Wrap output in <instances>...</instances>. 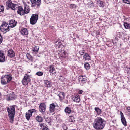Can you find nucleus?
I'll return each mask as SVG.
<instances>
[{"mask_svg":"<svg viewBox=\"0 0 130 130\" xmlns=\"http://www.w3.org/2000/svg\"><path fill=\"white\" fill-rule=\"evenodd\" d=\"M10 74L2 76L1 77V82L3 84H6L8 83L12 79Z\"/></svg>","mask_w":130,"mask_h":130,"instance_id":"nucleus-3","label":"nucleus"},{"mask_svg":"<svg viewBox=\"0 0 130 130\" xmlns=\"http://www.w3.org/2000/svg\"><path fill=\"white\" fill-rule=\"evenodd\" d=\"M121 115V121L123 124L124 126H126L127 125L126 122V119L124 116L123 113L121 111L120 112Z\"/></svg>","mask_w":130,"mask_h":130,"instance_id":"nucleus-10","label":"nucleus"},{"mask_svg":"<svg viewBox=\"0 0 130 130\" xmlns=\"http://www.w3.org/2000/svg\"><path fill=\"white\" fill-rule=\"evenodd\" d=\"M97 4L99 7L103 8L104 6L105 3L103 1L98 0L97 2Z\"/></svg>","mask_w":130,"mask_h":130,"instance_id":"nucleus-19","label":"nucleus"},{"mask_svg":"<svg viewBox=\"0 0 130 130\" xmlns=\"http://www.w3.org/2000/svg\"><path fill=\"white\" fill-rule=\"evenodd\" d=\"M62 127L63 129L65 130H66L67 129V126L64 124H63L62 125Z\"/></svg>","mask_w":130,"mask_h":130,"instance_id":"nucleus-40","label":"nucleus"},{"mask_svg":"<svg viewBox=\"0 0 130 130\" xmlns=\"http://www.w3.org/2000/svg\"><path fill=\"white\" fill-rule=\"evenodd\" d=\"M9 27L10 28L14 27L16 26L17 22L14 20H11L9 21Z\"/></svg>","mask_w":130,"mask_h":130,"instance_id":"nucleus-11","label":"nucleus"},{"mask_svg":"<svg viewBox=\"0 0 130 130\" xmlns=\"http://www.w3.org/2000/svg\"><path fill=\"white\" fill-rule=\"evenodd\" d=\"M78 78L79 82L83 83H85L87 80V77L84 76H79Z\"/></svg>","mask_w":130,"mask_h":130,"instance_id":"nucleus-14","label":"nucleus"},{"mask_svg":"<svg viewBox=\"0 0 130 130\" xmlns=\"http://www.w3.org/2000/svg\"><path fill=\"white\" fill-rule=\"evenodd\" d=\"M69 121L71 122H73L74 120V117H71L69 120Z\"/></svg>","mask_w":130,"mask_h":130,"instance_id":"nucleus-38","label":"nucleus"},{"mask_svg":"<svg viewBox=\"0 0 130 130\" xmlns=\"http://www.w3.org/2000/svg\"><path fill=\"white\" fill-rule=\"evenodd\" d=\"M112 42L113 43H116V42H114V41H113V40H112Z\"/></svg>","mask_w":130,"mask_h":130,"instance_id":"nucleus-49","label":"nucleus"},{"mask_svg":"<svg viewBox=\"0 0 130 130\" xmlns=\"http://www.w3.org/2000/svg\"><path fill=\"white\" fill-rule=\"evenodd\" d=\"M5 61V57L2 52L0 50V62H4Z\"/></svg>","mask_w":130,"mask_h":130,"instance_id":"nucleus-15","label":"nucleus"},{"mask_svg":"<svg viewBox=\"0 0 130 130\" xmlns=\"http://www.w3.org/2000/svg\"><path fill=\"white\" fill-rule=\"evenodd\" d=\"M59 107L58 105L56 102L51 104L50 105L49 107L50 112L51 113L53 112L56 109H58Z\"/></svg>","mask_w":130,"mask_h":130,"instance_id":"nucleus-5","label":"nucleus"},{"mask_svg":"<svg viewBox=\"0 0 130 130\" xmlns=\"http://www.w3.org/2000/svg\"><path fill=\"white\" fill-rule=\"evenodd\" d=\"M32 114L31 112H30V111L29 110L26 112V117L28 120H29L30 117L32 116Z\"/></svg>","mask_w":130,"mask_h":130,"instance_id":"nucleus-20","label":"nucleus"},{"mask_svg":"<svg viewBox=\"0 0 130 130\" xmlns=\"http://www.w3.org/2000/svg\"><path fill=\"white\" fill-rule=\"evenodd\" d=\"M83 92V91L82 90H79L78 91V93L79 94H82Z\"/></svg>","mask_w":130,"mask_h":130,"instance_id":"nucleus-47","label":"nucleus"},{"mask_svg":"<svg viewBox=\"0 0 130 130\" xmlns=\"http://www.w3.org/2000/svg\"><path fill=\"white\" fill-rule=\"evenodd\" d=\"M16 5V4H13L12 3V4H11L10 6H8L9 8H11L13 10H15V7Z\"/></svg>","mask_w":130,"mask_h":130,"instance_id":"nucleus-32","label":"nucleus"},{"mask_svg":"<svg viewBox=\"0 0 130 130\" xmlns=\"http://www.w3.org/2000/svg\"><path fill=\"white\" fill-rule=\"evenodd\" d=\"M31 3V7H35L36 5L37 7H40L41 4V0H30Z\"/></svg>","mask_w":130,"mask_h":130,"instance_id":"nucleus-8","label":"nucleus"},{"mask_svg":"<svg viewBox=\"0 0 130 130\" xmlns=\"http://www.w3.org/2000/svg\"><path fill=\"white\" fill-rule=\"evenodd\" d=\"M3 38L1 36V35L0 34V44L2 43L3 41Z\"/></svg>","mask_w":130,"mask_h":130,"instance_id":"nucleus-46","label":"nucleus"},{"mask_svg":"<svg viewBox=\"0 0 130 130\" xmlns=\"http://www.w3.org/2000/svg\"><path fill=\"white\" fill-rule=\"evenodd\" d=\"M21 33L23 35H27L28 34V31L27 29L25 28L21 30Z\"/></svg>","mask_w":130,"mask_h":130,"instance_id":"nucleus-21","label":"nucleus"},{"mask_svg":"<svg viewBox=\"0 0 130 130\" xmlns=\"http://www.w3.org/2000/svg\"><path fill=\"white\" fill-rule=\"evenodd\" d=\"M39 111L42 113H44L45 112L46 108L45 104L43 103H41L39 106Z\"/></svg>","mask_w":130,"mask_h":130,"instance_id":"nucleus-9","label":"nucleus"},{"mask_svg":"<svg viewBox=\"0 0 130 130\" xmlns=\"http://www.w3.org/2000/svg\"><path fill=\"white\" fill-rule=\"evenodd\" d=\"M76 5L74 4H72L70 5V7L72 8L76 7Z\"/></svg>","mask_w":130,"mask_h":130,"instance_id":"nucleus-43","label":"nucleus"},{"mask_svg":"<svg viewBox=\"0 0 130 130\" xmlns=\"http://www.w3.org/2000/svg\"><path fill=\"white\" fill-rule=\"evenodd\" d=\"M44 84L45 86L47 88L51 87L52 85L51 82L47 80L44 81Z\"/></svg>","mask_w":130,"mask_h":130,"instance_id":"nucleus-17","label":"nucleus"},{"mask_svg":"<svg viewBox=\"0 0 130 130\" xmlns=\"http://www.w3.org/2000/svg\"><path fill=\"white\" fill-rule=\"evenodd\" d=\"M85 52V51L84 50H81L80 51L79 53L81 55H82Z\"/></svg>","mask_w":130,"mask_h":130,"instance_id":"nucleus-45","label":"nucleus"},{"mask_svg":"<svg viewBox=\"0 0 130 130\" xmlns=\"http://www.w3.org/2000/svg\"><path fill=\"white\" fill-rule=\"evenodd\" d=\"M84 66L86 70H88L90 68V65L89 64L87 63H85V64Z\"/></svg>","mask_w":130,"mask_h":130,"instance_id":"nucleus-35","label":"nucleus"},{"mask_svg":"<svg viewBox=\"0 0 130 130\" xmlns=\"http://www.w3.org/2000/svg\"><path fill=\"white\" fill-rule=\"evenodd\" d=\"M17 13L18 14L21 15L25 14V13L24 12V9L22 6H20L18 7Z\"/></svg>","mask_w":130,"mask_h":130,"instance_id":"nucleus-12","label":"nucleus"},{"mask_svg":"<svg viewBox=\"0 0 130 130\" xmlns=\"http://www.w3.org/2000/svg\"><path fill=\"white\" fill-rule=\"evenodd\" d=\"M45 120L47 122L49 125H51V118L49 117H47L45 118Z\"/></svg>","mask_w":130,"mask_h":130,"instance_id":"nucleus-31","label":"nucleus"},{"mask_svg":"<svg viewBox=\"0 0 130 130\" xmlns=\"http://www.w3.org/2000/svg\"><path fill=\"white\" fill-rule=\"evenodd\" d=\"M24 11L25 14H27L29 13V8L27 6L24 7Z\"/></svg>","mask_w":130,"mask_h":130,"instance_id":"nucleus-27","label":"nucleus"},{"mask_svg":"<svg viewBox=\"0 0 130 130\" xmlns=\"http://www.w3.org/2000/svg\"><path fill=\"white\" fill-rule=\"evenodd\" d=\"M94 109L98 115H100L101 113L102 112L101 110L99 108L95 107V108Z\"/></svg>","mask_w":130,"mask_h":130,"instance_id":"nucleus-28","label":"nucleus"},{"mask_svg":"<svg viewBox=\"0 0 130 130\" xmlns=\"http://www.w3.org/2000/svg\"><path fill=\"white\" fill-rule=\"evenodd\" d=\"M1 95V93L0 92V96Z\"/></svg>","mask_w":130,"mask_h":130,"instance_id":"nucleus-50","label":"nucleus"},{"mask_svg":"<svg viewBox=\"0 0 130 130\" xmlns=\"http://www.w3.org/2000/svg\"><path fill=\"white\" fill-rule=\"evenodd\" d=\"M26 55L28 59L32 61L33 59L32 57L29 53H27L26 54Z\"/></svg>","mask_w":130,"mask_h":130,"instance_id":"nucleus-30","label":"nucleus"},{"mask_svg":"<svg viewBox=\"0 0 130 130\" xmlns=\"http://www.w3.org/2000/svg\"><path fill=\"white\" fill-rule=\"evenodd\" d=\"M10 28L8 24L5 22H3L0 27L1 30L4 33H5L9 31Z\"/></svg>","mask_w":130,"mask_h":130,"instance_id":"nucleus-4","label":"nucleus"},{"mask_svg":"<svg viewBox=\"0 0 130 130\" xmlns=\"http://www.w3.org/2000/svg\"><path fill=\"white\" fill-rule=\"evenodd\" d=\"M55 47L56 48H59L60 47L61 45V43L60 41H56L55 43Z\"/></svg>","mask_w":130,"mask_h":130,"instance_id":"nucleus-25","label":"nucleus"},{"mask_svg":"<svg viewBox=\"0 0 130 130\" xmlns=\"http://www.w3.org/2000/svg\"><path fill=\"white\" fill-rule=\"evenodd\" d=\"M127 109L128 110V112H129V114H130V107H128L127 108Z\"/></svg>","mask_w":130,"mask_h":130,"instance_id":"nucleus-48","label":"nucleus"},{"mask_svg":"<svg viewBox=\"0 0 130 130\" xmlns=\"http://www.w3.org/2000/svg\"><path fill=\"white\" fill-rule=\"evenodd\" d=\"M36 74L39 76H41L43 75V73L41 72H38L36 73Z\"/></svg>","mask_w":130,"mask_h":130,"instance_id":"nucleus-37","label":"nucleus"},{"mask_svg":"<svg viewBox=\"0 0 130 130\" xmlns=\"http://www.w3.org/2000/svg\"><path fill=\"white\" fill-rule=\"evenodd\" d=\"M4 11L3 6H0V12Z\"/></svg>","mask_w":130,"mask_h":130,"instance_id":"nucleus-42","label":"nucleus"},{"mask_svg":"<svg viewBox=\"0 0 130 130\" xmlns=\"http://www.w3.org/2000/svg\"><path fill=\"white\" fill-rule=\"evenodd\" d=\"M124 25L125 28L127 29H129L130 28V26L129 24L126 23H124Z\"/></svg>","mask_w":130,"mask_h":130,"instance_id":"nucleus-34","label":"nucleus"},{"mask_svg":"<svg viewBox=\"0 0 130 130\" xmlns=\"http://www.w3.org/2000/svg\"><path fill=\"white\" fill-rule=\"evenodd\" d=\"M104 121L101 117H97L95 119L93 124L94 128L96 130L103 129L105 126Z\"/></svg>","mask_w":130,"mask_h":130,"instance_id":"nucleus-1","label":"nucleus"},{"mask_svg":"<svg viewBox=\"0 0 130 130\" xmlns=\"http://www.w3.org/2000/svg\"><path fill=\"white\" fill-rule=\"evenodd\" d=\"M38 18V15L37 14H32L30 20V23L32 25L35 24L37 22Z\"/></svg>","mask_w":130,"mask_h":130,"instance_id":"nucleus-7","label":"nucleus"},{"mask_svg":"<svg viewBox=\"0 0 130 130\" xmlns=\"http://www.w3.org/2000/svg\"><path fill=\"white\" fill-rule=\"evenodd\" d=\"M39 125L40 127V129L42 130H49L48 126L44 123H39Z\"/></svg>","mask_w":130,"mask_h":130,"instance_id":"nucleus-13","label":"nucleus"},{"mask_svg":"<svg viewBox=\"0 0 130 130\" xmlns=\"http://www.w3.org/2000/svg\"><path fill=\"white\" fill-rule=\"evenodd\" d=\"M15 53L12 50H9L8 51V56L10 57H12L15 55Z\"/></svg>","mask_w":130,"mask_h":130,"instance_id":"nucleus-16","label":"nucleus"},{"mask_svg":"<svg viewBox=\"0 0 130 130\" xmlns=\"http://www.w3.org/2000/svg\"><path fill=\"white\" fill-rule=\"evenodd\" d=\"M29 76L27 74H25L22 81L23 84L24 85H27L31 81Z\"/></svg>","mask_w":130,"mask_h":130,"instance_id":"nucleus-6","label":"nucleus"},{"mask_svg":"<svg viewBox=\"0 0 130 130\" xmlns=\"http://www.w3.org/2000/svg\"><path fill=\"white\" fill-rule=\"evenodd\" d=\"M29 111H30V112H31L32 114L33 112H35L36 111V110L34 109H32L30 110H29Z\"/></svg>","mask_w":130,"mask_h":130,"instance_id":"nucleus-44","label":"nucleus"},{"mask_svg":"<svg viewBox=\"0 0 130 130\" xmlns=\"http://www.w3.org/2000/svg\"><path fill=\"white\" fill-rule=\"evenodd\" d=\"M83 57L86 60H89L90 59V56L87 53H86L85 54V55L83 56Z\"/></svg>","mask_w":130,"mask_h":130,"instance_id":"nucleus-24","label":"nucleus"},{"mask_svg":"<svg viewBox=\"0 0 130 130\" xmlns=\"http://www.w3.org/2000/svg\"><path fill=\"white\" fill-rule=\"evenodd\" d=\"M14 95L12 94H10L8 95H7L6 97V100L7 101H9L13 100L14 99Z\"/></svg>","mask_w":130,"mask_h":130,"instance_id":"nucleus-22","label":"nucleus"},{"mask_svg":"<svg viewBox=\"0 0 130 130\" xmlns=\"http://www.w3.org/2000/svg\"><path fill=\"white\" fill-rule=\"evenodd\" d=\"M47 69L49 70V72L50 73H52L54 71L55 68L52 65H50L48 68Z\"/></svg>","mask_w":130,"mask_h":130,"instance_id":"nucleus-23","label":"nucleus"},{"mask_svg":"<svg viewBox=\"0 0 130 130\" xmlns=\"http://www.w3.org/2000/svg\"><path fill=\"white\" fill-rule=\"evenodd\" d=\"M15 105L11 106L10 108L8 107L7 108V111L8 113V116L9 117L10 122L12 123L13 122L14 117L15 113Z\"/></svg>","mask_w":130,"mask_h":130,"instance_id":"nucleus-2","label":"nucleus"},{"mask_svg":"<svg viewBox=\"0 0 130 130\" xmlns=\"http://www.w3.org/2000/svg\"><path fill=\"white\" fill-rule=\"evenodd\" d=\"M61 53L62 54V55L61 56L62 57H65L66 56L67 53H66L64 51Z\"/></svg>","mask_w":130,"mask_h":130,"instance_id":"nucleus-41","label":"nucleus"},{"mask_svg":"<svg viewBox=\"0 0 130 130\" xmlns=\"http://www.w3.org/2000/svg\"><path fill=\"white\" fill-rule=\"evenodd\" d=\"M39 48L38 46H35L32 50L33 51L36 53H38Z\"/></svg>","mask_w":130,"mask_h":130,"instance_id":"nucleus-33","label":"nucleus"},{"mask_svg":"<svg viewBox=\"0 0 130 130\" xmlns=\"http://www.w3.org/2000/svg\"><path fill=\"white\" fill-rule=\"evenodd\" d=\"M73 101L76 102H79L80 101V99L79 96L78 95H76L75 96L72 98Z\"/></svg>","mask_w":130,"mask_h":130,"instance_id":"nucleus-18","label":"nucleus"},{"mask_svg":"<svg viewBox=\"0 0 130 130\" xmlns=\"http://www.w3.org/2000/svg\"><path fill=\"white\" fill-rule=\"evenodd\" d=\"M123 2L125 3H127L128 4H130V1L128 0H122Z\"/></svg>","mask_w":130,"mask_h":130,"instance_id":"nucleus-39","label":"nucleus"},{"mask_svg":"<svg viewBox=\"0 0 130 130\" xmlns=\"http://www.w3.org/2000/svg\"><path fill=\"white\" fill-rule=\"evenodd\" d=\"M12 4V1L11 0H8L6 2V5L8 7L10 6L11 4Z\"/></svg>","mask_w":130,"mask_h":130,"instance_id":"nucleus-36","label":"nucleus"},{"mask_svg":"<svg viewBox=\"0 0 130 130\" xmlns=\"http://www.w3.org/2000/svg\"><path fill=\"white\" fill-rule=\"evenodd\" d=\"M65 111L66 113L69 114L71 113V110L69 107H67L65 108Z\"/></svg>","mask_w":130,"mask_h":130,"instance_id":"nucleus-29","label":"nucleus"},{"mask_svg":"<svg viewBox=\"0 0 130 130\" xmlns=\"http://www.w3.org/2000/svg\"><path fill=\"white\" fill-rule=\"evenodd\" d=\"M36 120L38 122H41L43 121V119L40 116H37L36 118Z\"/></svg>","mask_w":130,"mask_h":130,"instance_id":"nucleus-26","label":"nucleus"}]
</instances>
